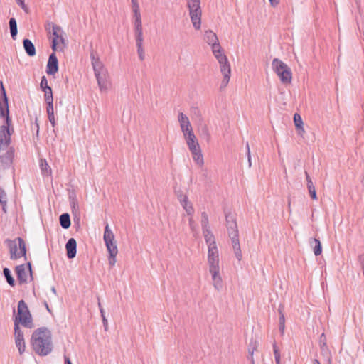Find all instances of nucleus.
Segmentation results:
<instances>
[{"label": "nucleus", "instance_id": "nucleus-56", "mask_svg": "<svg viewBox=\"0 0 364 364\" xmlns=\"http://www.w3.org/2000/svg\"><path fill=\"white\" fill-rule=\"evenodd\" d=\"M305 175H306V181H307V185H309V181H312L306 171L305 172Z\"/></svg>", "mask_w": 364, "mask_h": 364}, {"label": "nucleus", "instance_id": "nucleus-34", "mask_svg": "<svg viewBox=\"0 0 364 364\" xmlns=\"http://www.w3.org/2000/svg\"><path fill=\"white\" fill-rule=\"evenodd\" d=\"M22 312H26L27 315L29 312L28 306L23 300H21L18 304V314H22Z\"/></svg>", "mask_w": 364, "mask_h": 364}, {"label": "nucleus", "instance_id": "nucleus-25", "mask_svg": "<svg viewBox=\"0 0 364 364\" xmlns=\"http://www.w3.org/2000/svg\"><path fill=\"white\" fill-rule=\"evenodd\" d=\"M18 314L21 323L26 327H28L29 324L31 323V315L30 312H28V315L26 314V312H22V314Z\"/></svg>", "mask_w": 364, "mask_h": 364}, {"label": "nucleus", "instance_id": "nucleus-20", "mask_svg": "<svg viewBox=\"0 0 364 364\" xmlns=\"http://www.w3.org/2000/svg\"><path fill=\"white\" fill-rule=\"evenodd\" d=\"M204 39L208 44L211 46V48L215 45L220 44L216 34L210 30L205 32Z\"/></svg>", "mask_w": 364, "mask_h": 364}, {"label": "nucleus", "instance_id": "nucleus-22", "mask_svg": "<svg viewBox=\"0 0 364 364\" xmlns=\"http://www.w3.org/2000/svg\"><path fill=\"white\" fill-rule=\"evenodd\" d=\"M278 312L279 314V330L282 335L284 333L285 329V317L284 314V306L280 305L278 309Z\"/></svg>", "mask_w": 364, "mask_h": 364}, {"label": "nucleus", "instance_id": "nucleus-30", "mask_svg": "<svg viewBox=\"0 0 364 364\" xmlns=\"http://www.w3.org/2000/svg\"><path fill=\"white\" fill-rule=\"evenodd\" d=\"M3 274L6 278L8 284L11 287H14L15 285V280H14V277H12L9 269L7 267L4 268Z\"/></svg>", "mask_w": 364, "mask_h": 364}, {"label": "nucleus", "instance_id": "nucleus-36", "mask_svg": "<svg viewBox=\"0 0 364 364\" xmlns=\"http://www.w3.org/2000/svg\"><path fill=\"white\" fill-rule=\"evenodd\" d=\"M193 161L198 165L199 166H203L204 164V159L202 152L196 154V155H193Z\"/></svg>", "mask_w": 364, "mask_h": 364}, {"label": "nucleus", "instance_id": "nucleus-15", "mask_svg": "<svg viewBox=\"0 0 364 364\" xmlns=\"http://www.w3.org/2000/svg\"><path fill=\"white\" fill-rule=\"evenodd\" d=\"M201 226L203 230V235L204 237L208 236H213L214 235L210 230L209 227V220L208 214L205 212L201 213Z\"/></svg>", "mask_w": 364, "mask_h": 364}, {"label": "nucleus", "instance_id": "nucleus-9", "mask_svg": "<svg viewBox=\"0 0 364 364\" xmlns=\"http://www.w3.org/2000/svg\"><path fill=\"white\" fill-rule=\"evenodd\" d=\"M103 239L110 256L113 257L117 255L118 253V249L116 242H114V235L108 224H107L105 228Z\"/></svg>", "mask_w": 364, "mask_h": 364}, {"label": "nucleus", "instance_id": "nucleus-28", "mask_svg": "<svg viewBox=\"0 0 364 364\" xmlns=\"http://www.w3.org/2000/svg\"><path fill=\"white\" fill-rule=\"evenodd\" d=\"M257 348V344L256 341H251L248 346V353H249V359L251 360L252 364H255V360L253 358L254 351Z\"/></svg>", "mask_w": 364, "mask_h": 364}, {"label": "nucleus", "instance_id": "nucleus-49", "mask_svg": "<svg viewBox=\"0 0 364 364\" xmlns=\"http://www.w3.org/2000/svg\"><path fill=\"white\" fill-rule=\"evenodd\" d=\"M116 256L117 255H114V256H110L109 255V264L111 267H113L116 264Z\"/></svg>", "mask_w": 364, "mask_h": 364}, {"label": "nucleus", "instance_id": "nucleus-39", "mask_svg": "<svg viewBox=\"0 0 364 364\" xmlns=\"http://www.w3.org/2000/svg\"><path fill=\"white\" fill-rule=\"evenodd\" d=\"M273 350H274V359H275L276 364H281V363H280V358H281L280 352H279V350L278 347L277 346L276 343H274V345H273Z\"/></svg>", "mask_w": 364, "mask_h": 364}, {"label": "nucleus", "instance_id": "nucleus-27", "mask_svg": "<svg viewBox=\"0 0 364 364\" xmlns=\"http://www.w3.org/2000/svg\"><path fill=\"white\" fill-rule=\"evenodd\" d=\"M46 111H47L49 122L52 124V127H55V116H54L53 104L50 103L49 105H47Z\"/></svg>", "mask_w": 364, "mask_h": 364}, {"label": "nucleus", "instance_id": "nucleus-44", "mask_svg": "<svg viewBox=\"0 0 364 364\" xmlns=\"http://www.w3.org/2000/svg\"><path fill=\"white\" fill-rule=\"evenodd\" d=\"M40 86L42 90H46V89H47V87H50L48 85V80L45 76L42 77L41 83H40Z\"/></svg>", "mask_w": 364, "mask_h": 364}, {"label": "nucleus", "instance_id": "nucleus-7", "mask_svg": "<svg viewBox=\"0 0 364 364\" xmlns=\"http://www.w3.org/2000/svg\"><path fill=\"white\" fill-rule=\"evenodd\" d=\"M208 245V267L220 266L219 252L215 236L204 237Z\"/></svg>", "mask_w": 364, "mask_h": 364}, {"label": "nucleus", "instance_id": "nucleus-47", "mask_svg": "<svg viewBox=\"0 0 364 364\" xmlns=\"http://www.w3.org/2000/svg\"><path fill=\"white\" fill-rule=\"evenodd\" d=\"M137 53H138L139 58L140 59V60H141V61L144 60L145 58L144 49V48L137 49Z\"/></svg>", "mask_w": 364, "mask_h": 364}, {"label": "nucleus", "instance_id": "nucleus-53", "mask_svg": "<svg viewBox=\"0 0 364 364\" xmlns=\"http://www.w3.org/2000/svg\"><path fill=\"white\" fill-rule=\"evenodd\" d=\"M20 6L22 8V9H23L26 12H28V9L27 6L25 5L24 2H21Z\"/></svg>", "mask_w": 364, "mask_h": 364}, {"label": "nucleus", "instance_id": "nucleus-14", "mask_svg": "<svg viewBox=\"0 0 364 364\" xmlns=\"http://www.w3.org/2000/svg\"><path fill=\"white\" fill-rule=\"evenodd\" d=\"M58 71V58L53 52L50 55L48 64H47V70L46 73L48 75H55Z\"/></svg>", "mask_w": 364, "mask_h": 364}, {"label": "nucleus", "instance_id": "nucleus-19", "mask_svg": "<svg viewBox=\"0 0 364 364\" xmlns=\"http://www.w3.org/2000/svg\"><path fill=\"white\" fill-rule=\"evenodd\" d=\"M179 201L186 215L188 216H193L194 213V208L192 203L188 201L187 196H183V198H179Z\"/></svg>", "mask_w": 364, "mask_h": 364}, {"label": "nucleus", "instance_id": "nucleus-35", "mask_svg": "<svg viewBox=\"0 0 364 364\" xmlns=\"http://www.w3.org/2000/svg\"><path fill=\"white\" fill-rule=\"evenodd\" d=\"M22 312H26L27 315L29 312L28 306L23 300H21L18 304V314H22Z\"/></svg>", "mask_w": 364, "mask_h": 364}, {"label": "nucleus", "instance_id": "nucleus-57", "mask_svg": "<svg viewBox=\"0 0 364 364\" xmlns=\"http://www.w3.org/2000/svg\"><path fill=\"white\" fill-rule=\"evenodd\" d=\"M28 272H29V274H30V277H32V270H31V263L28 264Z\"/></svg>", "mask_w": 364, "mask_h": 364}, {"label": "nucleus", "instance_id": "nucleus-13", "mask_svg": "<svg viewBox=\"0 0 364 364\" xmlns=\"http://www.w3.org/2000/svg\"><path fill=\"white\" fill-rule=\"evenodd\" d=\"M91 60H92V65L94 70L95 75H99V74H101V73H105V71H107L105 67L102 63L100 61L99 57L96 53L94 52H92L90 54Z\"/></svg>", "mask_w": 364, "mask_h": 364}, {"label": "nucleus", "instance_id": "nucleus-63", "mask_svg": "<svg viewBox=\"0 0 364 364\" xmlns=\"http://www.w3.org/2000/svg\"><path fill=\"white\" fill-rule=\"evenodd\" d=\"M51 291L55 295H56V289L54 287L51 288Z\"/></svg>", "mask_w": 364, "mask_h": 364}, {"label": "nucleus", "instance_id": "nucleus-5", "mask_svg": "<svg viewBox=\"0 0 364 364\" xmlns=\"http://www.w3.org/2000/svg\"><path fill=\"white\" fill-rule=\"evenodd\" d=\"M272 68L283 84H289L291 82V70L283 61L278 58L273 59Z\"/></svg>", "mask_w": 364, "mask_h": 364}, {"label": "nucleus", "instance_id": "nucleus-29", "mask_svg": "<svg viewBox=\"0 0 364 364\" xmlns=\"http://www.w3.org/2000/svg\"><path fill=\"white\" fill-rule=\"evenodd\" d=\"M9 27H10V33L13 39L16 38L17 35V23L16 21L14 18H11L9 20Z\"/></svg>", "mask_w": 364, "mask_h": 364}, {"label": "nucleus", "instance_id": "nucleus-51", "mask_svg": "<svg viewBox=\"0 0 364 364\" xmlns=\"http://www.w3.org/2000/svg\"><path fill=\"white\" fill-rule=\"evenodd\" d=\"M102 323H103V326L105 328V330L107 331V329H108V321H107V319L106 316L105 317H102Z\"/></svg>", "mask_w": 364, "mask_h": 364}, {"label": "nucleus", "instance_id": "nucleus-52", "mask_svg": "<svg viewBox=\"0 0 364 364\" xmlns=\"http://www.w3.org/2000/svg\"><path fill=\"white\" fill-rule=\"evenodd\" d=\"M269 1L271 6H272L273 7L277 6L279 3V0H269Z\"/></svg>", "mask_w": 364, "mask_h": 364}, {"label": "nucleus", "instance_id": "nucleus-12", "mask_svg": "<svg viewBox=\"0 0 364 364\" xmlns=\"http://www.w3.org/2000/svg\"><path fill=\"white\" fill-rule=\"evenodd\" d=\"M14 331L15 343L16 346L18 347L19 353L22 354L26 349L23 333L19 328L17 323H15Z\"/></svg>", "mask_w": 364, "mask_h": 364}, {"label": "nucleus", "instance_id": "nucleus-26", "mask_svg": "<svg viewBox=\"0 0 364 364\" xmlns=\"http://www.w3.org/2000/svg\"><path fill=\"white\" fill-rule=\"evenodd\" d=\"M60 224L64 229H68L70 226V219L68 213H63L60 216Z\"/></svg>", "mask_w": 364, "mask_h": 364}, {"label": "nucleus", "instance_id": "nucleus-37", "mask_svg": "<svg viewBox=\"0 0 364 364\" xmlns=\"http://www.w3.org/2000/svg\"><path fill=\"white\" fill-rule=\"evenodd\" d=\"M308 190L309 192V194L311 196V198L314 200L317 199L316 196V191L314 187V185L312 181H309V185H307Z\"/></svg>", "mask_w": 364, "mask_h": 364}, {"label": "nucleus", "instance_id": "nucleus-17", "mask_svg": "<svg viewBox=\"0 0 364 364\" xmlns=\"http://www.w3.org/2000/svg\"><path fill=\"white\" fill-rule=\"evenodd\" d=\"M17 279L20 284H25L28 282L27 271L25 264H21L16 267Z\"/></svg>", "mask_w": 364, "mask_h": 364}, {"label": "nucleus", "instance_id": "nucleus-2", "mask_svg": "<svg viewBox=\"0 0 364 364\" xmlns=\"http://www.w3.org/2000/svg\"><path fill=\"white\" fill-rule=\"evenodd\" d=\"M225 219L228 235L231 239L232 246L235 257L238 261H240L242 258V254L238 238V230L236 220L234 216L230 213L225 215Z\"/></svg>", "mask_w": 364, "mask_h": 364}, {"label": "nucleus", "instance_id": "nucleus-16", "mask_svg": "<svg viewBox=\"0 0 364 364\" xmlns=\"http://www.w3.org/2000/svg\"><path fill=\"white\" fill-rule=\"evenodd\" d=\"M95 77L100 90H107L109 86L107 71H105V73H101V74H99V75H96Z\"/></svg>", "mask_w": 364, "mask_h": 364}, {"label": "nucleus", "instance_id": "nucleus-11", "mask_svg": "<svg viewBox=\"0 0 364 364\" xmlns=\"http://www.w3.org/2000/svg\"><path fill=\"white\" fill-rule=\"evenodd\" d=\"M211 274L213 285L215 290L220 291L223 288V279L220 274V266L208 267Z\"/></svg>", "mask_w": 364, "mask_h": 364}, {"label": "nucleus", "instance_id": "nucleus-60", "mask_svg": "<svg viewBox=\"0 0 364 364\" xmlns=\"http://www.w3.org/2000/svg\"><path fill=\"white\" fill-rule=\"evenodd\" d=\"M138 1L137 0H132V6H134V5H138Z\"/></svg>", "mask_w": 364, "mask_h": 364}, {"label": "nucleus", "instance_id": "nucleus-48", "mask_svg": "<svg viewBox=\"0 0 364 364\" xmlns=\"http://www.w3.org/2000/svg\"><path fill=\"white\" fill-rule=\"evenodd\" d=\"M135 41H136V46L137 49L144 48H143L144 38L135 39Z\"/></svg>", "mask_w": 364, "mask_h": 364}, {"label": "nucleus", "instance_id": "nucleus-1", "mask_svg": "<svg viewBox=\"0 0 364 364\" xmlns=\"http://www.w3.org/2000/svg\"><path fill=\"white\" fill-rule=\"evenodd\" d=\"M31 346L34 352L41 356L50 354L53 348L50 331L46 327L35 330L31 336Z\"/></svg>", "mask_w": 364, "mask_h": 364}, {"label": "nucleus", "instance_id": "nucleus-50", "mask_svg": "<svg viewBox=\"0 0 364 364\" xmlns=\"http://www.w3.org/2000/svg\"><path fill=\"white\" fill-rule=\"evenodd\" d=\"M132 9L133 14H134L140 13L139 5V4L138 5L132 6Z\"/></svg>", "mask_w": 364, "mask_h": 364}, {"label": "nucleus", "instance_id": "nucleus-4", "mask_svg": "<svg viewBox=\"0 0 364 364\" xmlns=\"http://www.w3.org/2000/svg\"><path fill=\"white\" fill-rule=\"evenodd\" d=\"M46 28L47 30L52 29L51 31H49L50 33L53 35L52 39V50L55 52L58 49L60 50H63L66 46V41L64 37V32L60 26L53 23H48Z\"/></svg>", "mask_w": 364, "mask_h": 364}, {"label": "nucleus", "instance_id": "nucleus-46", "mask_svg": "<svg viewBox=\"0 0 364 364\" xmlns=\"http://www.w3.org/2000/svg\"><path fill=\"white\" fill-rule=\"evenodd\" d=\"M190 151L193 155H196V154H198V153H200L201 152V149H200V145L199 144H196V146L190 149Z\"/></svg>", "mask_w": 364, "mask_h": 364}, {"label": "nucleus", "instance_id": "nucleus-54", "mask_svg": "<svg viewBox=\"0 0 364 364\" xmlns=\"http://www.w3.org/2000/svg\"><path fill=\"white\" fill-rule=\"evenodd\" d=\"M246 149H247V158H250V146H249V143L248 142L246 143Z\"/></svg>", "mask_w": 364, "mask_h": 364}, {"label": "nucleus", "instance_id": "nucleus-18", "mask_svg": "<svg viewBox=\"0 0 364 364\" xmlns=\"http://www.w3.org/2000/svg\"><path fill=\"white\" fill-rule=\"evenodd\" d=\"M77 242L74 238H70L66 245L67 256L69 259L74 258L76 255Z\"/></svg>", "mask_w": 364, "mask_h": 364}, {"label": "nucleus", "instance_id": "nucleus-40", "mask_svg": "<svg viewBox=\"0 0 364 364\" xmlns=\"http://www.w3.org/2000/svg\"><path fill=\"white\" fill-rule=\"evenodd\" d=\"M133 19H134V22H133L134 23V26H142L141 13L134 14H133Z\"/></svg>", "mask_w": 364, "mask_h": 364}, {"label": "nucleus", "instance_id": "nucleus-31", "mask_svg": "<svg viewBox=\"0 0 364 364\" xmlns=\"http://www.w3.org/2000/svg\"><path fill=\"white\" fill-rule=\"evenodd\" d=\"M40 167H41V172L43 174H46V175L51 174V168H50L46 160L41 159Z\"/></svg>", "mask_w": 364, "mask_h": 364}, {"label": "nucleus", "instance_id": "nucleus-41", "mask_svg": "<svg viewBox=\"0 0 364 364\" xmlns=\"http://www.w3.org/2000/svg\"><path fill=\"white\" fill-rule=\"evenodd\" d=\"M70 204H71V206L73 208V211L75 212V213L78 212V210H79L78 202L75 198H71Z\"/></svg>", "mask_w": 364, "mask_h": 364}, {"label": "nucleus", "instance_id": "nucleus-61", "mask_svg": "<svg viewBox=\"0 0 364 364\" xmlns=\"http://www.w3.org/2000/svg\"><path fill=\"white\" fill-rule=\"evenodd\" d=\"M97 300H98V306H99V309H100H100H101V308H103V307L102 306V304H101V303H100V298H99V297H97Z\"/></svg>", "mask_w": 364, "mask_h": 364}, {"label": "nucleus", "instance_id": "nucleus-6", "mask_svg": "<svg viewBox=\"0 0 364 364\" xmlns=\"http://www.w3.org/2000/svg\"><path fill=\"white\" fill-rule=\"evenodd\" d=\"M5 242L9 248L11 259H17L26 254V248L24 240L21 237L15 240H6Z\"/></svg>", "mask_w": 364, "mask_h": 364}, {"label": "nucleus", "instance_id": "nucleus-33", "mask_svg": "<svg viewBox=\"0 0 364 364\" xmlns=\"http://www.w3.org/2000/svg\"><path fill=\"white\" fill-rule=\"evenodd\" d=\"M294 124L296 126V127L297 129H301V131L302 132H304V128H303V121H302V119L301 117V116L297 114V113H295L294 115Z\"/></svg>", "mask_w": 364, "mask_h": 364}, {"label": "nucleus", "instance_id": "nucleus-43", "mask_svg": "<svg viewBox=\"0 0 364 364\" xmlns=\"http://www.w3.org/2000/svg\"><path fill=\"white\" fill-rule=\"evenodd\" d=\"M0 203L1 204L6 203V194L1 188H0Z\"/></svg>", "mask_w": 364, "mask_h": 364}, {"label": "nucleus", "instance_id": "nucleus-23", "mask_svg": "<svg viewBox=\"0 0 364 364\" xmlns=\"http://www.w3.org/2000/svg\"><path fill=\"white\" fill-rule=\"evenodd\" d=\"M186 144L190 149L196 146V144H199L194 133L183 136Z\"/></svg>", "mask_w": 364, "mask_h": 364}, {"label": "nucleus", "instance_id": "nucleus-45", "mask_svg": "<svg viewBox=\"0 0 364 364\" xmlns=\"http://www.w3.org/2000/svg\"><path fill=\"white\" fill-rule=\"evenodd\" d=\"M319 343L321 348L326 346V338L324 333H322L320 336Z\"/></svg>", "mask_w": 364, "mask_h": 364}, {"label": "nucleus", "instance_id": "nucleus-24", "mask_svg": "<svg viewBox=\"0 0 364 364\" xmlns=\"http://www.w3.org/2000/svg\"><path fill=\"white\" fill-rule=\"evenodd\" d=\"M310 245L314 249L316 256L320 255L322 252L321 244L319 240L314 238L310 241Z\"/></svg>", "mask_w": 364, "mask_h": 364}, {"label": "nucleus", "instance_id": "nucleus-10", "mask_svg": "<svg viewBox=\"0 0 364 364\" xmlns=\"http://www.w3.org/2000/svg\"><path fill=\"white\" fill-rule=\"evenodd\" d=\"M178 121L183 136L194 133L188 117L180 112L178 115Z\"/></svg>", "mask_w": 364, "mask_h": 364}, {"label": "nucleus", "instance_id": "nucleus-59", "mask_svg": "<svg viewBox=\"0 0 364 364\" xmlns=\"http://www.w3.org/2000/svg\"><path fill=\"white\" fill-rule=\"evenodd\" d=\"M36 127H37V130H36V134H38V132H39V125L38 124V119L36 118Z\"/></svg>", "mask_w": 364, "mask_h": 364}, {"label": "nucleus", "instance_id": "nucleus-58", "mask_svg": "<svg viewBox=\"0 0 364 364\" xmlns=\"http://www.w3.org/2000/svg\"><path fill=\"white\" fill-rule=\"evenodd\" d=\"M100 314H101V317H105V310L103 308H101V309L100 310Z\"/></svg>", "mask_w": 364, "mask_h": 364}, {"label": "nucleus", "instance_id": "nucleus-64", "mask_svg": "<svg viewBox=\"0 0 364 364\" xmlns=\"http://www.w3.org/2000/svg\"><path fill=\"white\" fill-rule=\"evenodd\" d=\"M183 196H186V195H183L182 193L178 194L177 196L178 200H179V198H183Z\"/></svg>", "mask_w": 364, "mask_h": 364}, {"label": "nucleus", "instance_id": "nucleus-55", "mask_svg": "<svg viewBox=\"0 0 364 364\" xmlns=\"http://www.w3.org/2000/svg\"><path fill=\"white\" fill-rule=\"evenodd\" d=\"M64 358H65V364H72V363L68 357L65 356Z\"/></svg>", "mask_w": 364, "mask_h": 364}, {"label": "nucleus", "instance_id": "nucleus-21", "mask_svg": "<svg viewBox=\"0 0 364 364\" xmlns=\"http://www.w3.org/2000/svg\"><path fill=\"white\" fill-rule=\"evenodd\" d=\"M23 46L28 55L32 57L36 55V48L31 41L29 39H24L23 41Z\"/></svg>", "mask_w": 364, "mask_h": 364}, {"label": "nucleus", "instance_id": "nucleus-42", "mask_svg": "<svg viewBox=\"0 0 364 364\" xmlns=\"http://www.w3.org/2000/svg\"><path fill=\"white\" fill-rule=\"evenodd\" d=\"M188 223H189V226H190L191 230L193 232H195L196 230V223H195V221L193 220V216H188Z\"/></svg>", "mask_w": 364, "mask_h": 364}, {"label": "nucleus", "instance_id": "nucleus-38", "mask_svg": "<svg viewBox=\"0 0 364 364\" xmlns=\"http://www.w3.org/2000/svg\"><path fill=\"white\" fill-rule=\"evenodd\" d=\"M134 38L135 39H141L144 38L143 35V27L141 26H134Z\"/></svg>", "mask_w": 364, "mask_h": 364}, {"label": "nucleus", "instance_id": "nucleus-3", "mask_svg": "<svg viewBox=\"0 0 364 364\" xmlns=\"http://www.w3.org/2000/svg\"><path fill=\"white\" fill-rule=\"evenodd\" d=\"M211 48L215 58L218 60L220 64V72L223 75V79L221 82L220 87H225L230 78V65L228 61L226 55L223 54L220 44L215 45Z\"/></svg>", "mask_w": 364, "mask_h": 364}, {"label": "nucleus", "instance_id": "nucleus-8", "mask_svg": "<svg viewBox=\"0 0 364 364\" xmlns=\"http://www.w3.org/2000/svg\"><path fill=\"white\" fill-rule=\"evenodd\" d=\"M188 7L191 22L195 29L200 28L201 25V9L200 0H188Z\"/></svg>", "mask_w": 364, "mask_h": 364}, {"label": "nucleus", "instance_id": "nucleus-62", "mask_svg": "<svg viewBox=\"0 0 364 364\" xmlns=\"http://www.w3.org/2000/svg\"><path fill=\"white\" fill-rule=\"evenodd\" d=\"M312 364H321V363L318 360L314 359L313 360V363Z\"/></svg>", "mask_w": 364, "mask_h": 364}, {"label": "nucleus", "instance_id": "nucleus-32", "mask_svg": "<svg viewBox=\"0 0 364 364\" xmlns=\"http://www.w3.org/2000/svg\"><path fill=\"white\" fill-rule=\"evenodd\" d=\"M45 92V100L47 105L53 104V92L51 87H47L46 90H43Z\"/></svg>", "mask_w": 364, "mask_h": 364}]
</instances>
